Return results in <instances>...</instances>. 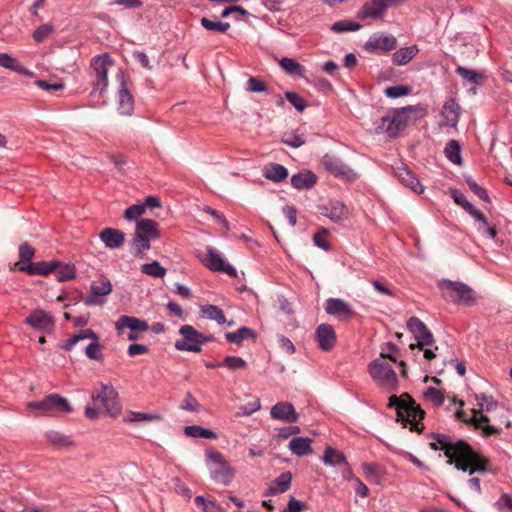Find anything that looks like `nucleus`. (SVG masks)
Instances as JSON below:
<instances>
[{"label":"nucleus","mask_w":512,"mask_h":512,"mask_svg":"<svg viewBox=\"0 0 512 512\" xmlns=\"http://www.w3.org/2000/svg\"><path fill=\"white\" fill-rule=\"evenodd\" d=\"M100 240L108 249H118L123 246L125 242V233L116 228H104L99 234Z\"/></svg>","instance_id":"nucleus-25"},{"label":"nucleus","mask_w":512,"mask_h":512,"mask_svg":"<svg viewBox=\"0 0 512 512\" xmlns=\"http://www.w3.org/2000/svg\"><path fill=\"white\" fill-rule=\"evenodd\" d=\"M19 262L16 263V267L19 265H25L28 263H33L32 259L35 256V248L29 242H23L19 245Z\"/></svg>","instance_id":"nucleus-45"},{"label":"nucleus","mask_w":512,"mask_h":512,"mask_svg":"<svg viewBox=\"0 0 512 512\" xmlns=\"http://www.w3.org/2000/svg\"><path fill=\"white\" fill-rule=\"evenodd\" d=\"M279 65L288 75L305 77V67L293 58L283 57L279 61Z\"/></svg>","instance_id":"nucleus-38"},{"label":"nucleus","mask_w":512,"mask_h":512,"mask_svg":"<svg viewBox=\"0 0 512 512\" xmlns=\"http://www.w3.org/2000/svg\"><path fill=\"white\" fill-rule=\"evenodd\" d=\"M318 177L309 170L298 172L291 177V185L298 189H311L317 183Z\"/></svg>","instance_id":"nucleus-27"},{"label":"nucleus","mask_w":512,"mask_h":512,"mask_svg":"<svg viewBox=\"0 0 512 512\" xmlns=\"http://www.w3.org/2000/svg\"><path fill=\"white\" fill-rule=\"evenodd\" d=\"M291 481H292V473L287 471L281 473L275 480H273L266 492L265 496H274L278 494H282L286 491H288L291 487Z\"/></svg>","instance_id":"nucleus-26"},{"label":"nucleus","mask_w":512,"mask_h":512,"mask_svg":"<svg viewBox=\"0 0 512 512\" xmlns=\"http://www.w3.org/2000/svg\"><path fill=\"white\" fill-rule=\"evenodd\" d=\"M413 110V106H406L392 112V115H390L391 128L388 127L390 138L398 137L400 131L405 128L408 122L409 113Z\"/></svg>","instance_id":"nucleus-20"},{"label":"nucleus","mask_w":512,"mask_h":512,"mask_svg":"<svg viewBox=\"0 0 512 512\" xmlns=\"http://www.w3.org/2000/svg\"><path fill=\"white\" fill-rule=\"evenodd\" d=\"M424 395L426 398L434 402L437 406H441L444 403L443 392L435 387H428Z\"/></svg>","instance_id":"nucleus-59"},{"label":"nucleus","mask_w":512,"mask_h":512,"mask_svg":"<svg viewBox=\"0 0 512 512\" xmlns=\"http://www.w3.org/2000/svg\"><path fill=\"white\" fill-rule=\"evenodd\" d=\"M286 100L299 112H302L307 107V102L298 93L293 91L285 92Z\"/></svg>","instance_id":"nucleus-52"},{"label":"nucleus","mask_w":512,"mask_h":512,"mask_svg":"<svg viewBox=\"0 0 512 512\" xmlns=\"http://www.w3.org/2000/svg\"><path fill=\"white\" fill-rule=\"evenodd\" d=\"M184 433L188 437L204 438V439H217L218 435L213 430L203 428L198 425L186 426Z\"/></svg>","instance_id":"nucleus-43"},{"label":"nucleus","mask_w":512,"mask_h":512,"mask_svg":"<svg viewBox=\"0 0 512 512\" xmlns=\"http://www.w3.org/2000/svg\"><path fill=\"white\" fill-rule=\"evenodd\" d=\"M465 181H466L468 187L470 188V190L476 196H478L481 200H483L486 203L491 202V199H490L487 191L482 186H480L472 177H470V176L465 177Z\"/></svg>","instance_id":"nucleus-50"},{"label":"nucleus","mask_w":512,"mask_h":512,"mask_svg":"<svg viewBox=\"0 0 512 512\" xmlns=\"http://www.w3.org/2000/svg\"><path fill=\"white\" fill-rule=\"evenodd\" d=\"M181 339L176 340L174 346L179 351H188L199 353L202 351L200 342V332L192 325H182L179 329Z\"/></svg>","instance_id":"nucleus-14"},{"label":"nucleus","mask_w":512,"mask_h":512,"mask_svg":"<svg viewBox=\"0 0 512 512\" xmlns=\"http://www.w3.org/2000/svg\"><path fill=\"white\" fill-rule=\"evenodd\" d=\"M315 337L322 351H330L336 344L337 335L331 324L322 323L317 326Z\"/></svg>","instance_id":"nucleus-19"},{"label":"nucleus","mask_w":512,"mask_h":512,"mask_svg":"<svg viewBox=\"0 0 512 512\" xmlns=\"http://www.w3.org/2000/svg\"><path fill=\"white\" fill-rule=\"evenodd\" d=\"M141 271L146 275L157 278H162L166 274V269L158 261L143 264L141 266Z\"/></svg>","instance_id":"nucleus-48"},{"label":"nucleus","mask_w":512,"mask_h":512,"mask_svg":"<svg viewBox=\"0 0 512 512\" xmlns=\"http://www.w3.org/2000/svg\"><path fill=\"white\" fill-rule=\"evenodd\" d=\"M231 371L245 369L247 367L246 361L238 356H226L221 364Z\"/></svg>","instance_id":"nucleus-51"},{"label":"nucleus","mask_w":512,"mask_h":512,"mask_svg":"<svg viewBox=\"0 0 512 512\" xmlns=\"http://www.w3.org/2000/svg\"><path fill=\"white\" fill-rule=\"evenodd\" d=\"M495 506L500 512H510L512 510V498L504 493L496 501Z\"/></svg>","instance_id":"nucleus-64"},{"label":"nucleus","mask_w":512,"mask_h":512,"mask_svg":"<svg viewBox=\"0 0 512 512\" xmlns=\"http://www.w3.org/2000/svg\"><path fill=\"white\" fill-rule=\"evenodd\" d=\"M116 81L119 83L117 109L121 115L130 116L134 111V98L128 89L126 73L123 69L118 70L116 74Z\"/></svg>","instance_id":"nucleus-11"},{"label":"nucleus","mask_w":512,"mask_h":512,"mask_svg":"<svg viewBox=\"0 0 512 512\" xmlns=\"http://www.w3.org/2000/svg\"><path fill=\"white\" fill-rule=\"evenodd\" d=\"M438 288L446 300L455 304L470 306L476 301L475 292L464 282L442 279L438 282Z\"/></svg>","instance_id":"nucleus-3"},{"label":"nucleus","mask_w":512,"mask_h":512,"mask_svg":"<svg viewBox=\"0 0 512 512\" xmlns=\"http://www.w3.org/2000/svg\"><path fill=\"white\" fill-rule=\"evenodd\" d=\"M225 339L229 343H233L240 346L242 345V342L245 339H251L252 341H256L257 333L247 326H242L234 332L225 333Z\"/></svg>","instance_id":"nucleus-30"},{"label":"nucleus","mask_w":512,"mask_h":512,"mask_svg":"<svg viewBox=\"0 0 512 512\" xmlns=\"http://www.w3.org/2000/svg\"><path fill=\"white\" fill-rule=\"evenodd\" d=\"M34 84L37 87H39L43 90H46L48 92H55V91L63 90L65 87L64 82L61 80H59L57 82H51L50 80L38 79L34 82Z\"/></svg>","instance_id":"nucleus-55"},{"label":"nucleus","mask_w":512,"mask_h":512,"mask_svg":"<svg viewBox=\"0 0 512 512\" xmlns=\"http://www.w3.org/2000/svg\"><path fill=\"white\" fill-rule=\"evenodd\" d=\"M449 194H450V197L454 200V202L461 206L464 210H466L467 208H470V205L472 203H470L465 195L458 189H450L449 190Z\"/></svg>","instance_id":"nucleus-63"},{"label":"nucleus","mask_w":512,"mask_h":512,"mask_svg":"<svg viewBox=\"0 0 512 512\" xmlns=\"http://www.w3.org/2000/svg\"><path fill=\"white\" fill-rule=\"evenodd\" d=\"M53 32V26L42 24L33 32V39L37 43L43 42Z\"/></svg>","instance_id":"nucleus-58"},{"label":"nucleus","mask_w":512,"mask_h":512,"mask_svg":"<svg viewBox=\"0 0 512 512\" xmlns=\"http://www.w3.org/2000/svg\"><path fill=\"white\" fill-rule=\"evenodd\" d=\"M418 52L419 48L417 45L400 48L393 53L392 63L397 66L406 65L418 54Z\"/></svg>","instance_id":"nucleus-34"},{"label":"nucleus","mask_w":512,"mask_h":512,"mask_svg":"<svg viewBox=\"0 0 512 512\" xmlns=\"http://www.w3.org/2000/svg\"><path fill=\"white\" fill-rule=\"evenodd\" d=\"M361 24L358 22H354L351 20H341L335 22L331 30L336 33L348 32V31H357L361 28Z\"/></svg>","instance_id":"nucleus-49"},{"label":"nucleus","mask_w":512,"mask_h":512,"mask_svg":"<svg viewBox=\"0 0 512 512\" xmlns=\"http://www.w3.org/2000/svg\"><path fill=\"white\" fill-rule=\"evenodd\" d=\"M180 408L190 412H198L200 409V404L191 393H187L182 404L180 405Z\"/></svg>","instance_id":"nucleus-60"},{"label":"nucleus","mask_w":512,"mask_h":512,"mask_svg":"<svg viewBox=\"0 0 512 512\" xmlns=\"http://www.w3.org/2000/svg\"><path fill=\"white\" fill-rule=\"evenodd\" d=\"M325 312L339 320H349L353 317L354 311L351 305L340 298H328L324 305Z\"/></svg>","instance_id":"nucleus-17"},{"label":"nucleus","mask_w":512,"mask_h":512,"mask_svg":"<svg viewBox=\"0 0 512 512\" xmlns=\"http://www.w3.org/2000/svg\"><path fill=\"white\" fill-rule=\"evenodd\" d=\"M261 408L260 400L256 399L253 402H249L247 404L241 405L238 407V411L236 412V416L244 417L250 416Z\"/></svg>","instance_id":"nucleus-56"},{"label":"nucleus","mask_w":512,"mask_h":512,"mask_svg":"<svg viewBox=\"0 0 512 512\" xmlns=\"http://www.w3.org/2000/svg\"><path fill=\"white\" fill-rule=\"evenodd\" d=\"M207 457L214 463L210 468L211 478L223 485L230 484L234 474L222 454L218 451H210L207 453Z\"/></svg>","instance_id":"nucleus-9"},{"label":"nucleus","mask_w":512,"mask_h":512,"mask_svg":"<svg viewBox=\"0 0 512 512\" xmlns=\"http://www.w3.org/2000/svg\"><path fill=\"white\" fill-rule=\"evenodd\" d=\"M145 212V205L135 204L128 207L124 212V218L128 221L137 219Z\"/></svg>","instance_id":"nucleus-61"},{"label":"nucleus","mask_w":512,"mask_h":512,"mask_svg":"<svg viewBox=\"0 0 512 512\" xmlns=\"http://www.w3.org/2000/svg\"><path fill=\"white\" fill-rule=\"evenodd\" d=\"M150 241L151 240L146 236H142L141 234L134 232L132 238V246L135 248L138 254H142L150 249Z\"/></svg>","instance_id":"nucleus-53"},{"label":"nucleus","mask_w":512,"mask_h":512,"mask_svg":"<svg viewBox=\"0 0 512 512\" xmlns=\"http://www.w3.org/2000/svg\"><path fill=\"white\" fill-rule=\"evenodd\" d=\"M270 417L274 420L283 421L286 423H296L300 415L295 410L292 403L282 401L277 402L270 410Z\"/></svg>","instance_id":"nucleus-18"},{"label":"nucleus","mask_w":512,"mask_h":512,"mask_svg":"<svg viewBox=\"0 0 512 512\" xmlns=\"http://www.w3.org/2000/svg\"><path fill=\"white\" fill-rule=\"evenodd\" d=\"M111 291L112 284L108 279L103 280L100 284L93 283L89 295L84 298L83 302L87 306L103 304L102 297L110 294Z\"/></svg>","instance_id":"nucleus-21"},{"label":"nucleus","mask_w":512,"mask_h":512,"mask_svg":"<svg viewBox=\"0 0 512 512\" xmlns=\"http://www.w3.org/2000/svg\"><path fill=\"white\" fill-rule=\"evenodd\" d=\"M53 272L56 273V279L58 282H65L74 279L76 276V268L74 264L71 263L59 262V266H57L56 270Z\"/></svg>","instance_id":"nucleus-44"},{"label":"nucleus","mask_w":512,"mask_h":512,"mask_svg":"<svg viewBox=\"0 0 512 512\" xmlns=\"http://www.w3.org/2000/svg\"><path fill=\"white\" fill-rule=\"evenodd\" d=\"M368 49H379L385 52L391 51L397 47V39L392 36L370 37L366 42Z\"/></svg>","instance_id":"nucleus-29"},{"label":"nucleus","mask_w":512,"mask_h":512,"mask_svg":"<svg viewBox=\"0 0 512 512\" xmlns=\"http://www.w3.org/2000/svg\"><path fill=\"white\" fill-rule=\"evenodd\" d=\"M411 88L405 85L390 86L384 91V94L391 99L399 98L410 94Z\"/></svg>","instance_id":"nucleus-54"},{"label":"nucleus","mask_w":512,"mask_h":512,"mask_svg":"<svg viewBox=\"0 0 512 512\" xmlns=\"http://www.w3.org/2000/svg\"><path fill=\"white\" fill-rule=\"evenodd\" d=\"M158 223L152 219H140L136 222L135 232L146 236L150 240H156L160 237Z\"/></svg>","instance_id":"nucleus-28"},{"label":"nucleus","mask_w":512,"mask_h":512,"mask_svg":"<svg viewBox=\"0 0 512 512\" xmlns=\"http://www.w3.org/2000/svg\"><path fill=\"white\" fill-rule=\"evenodd\" d=\"M200 23L205 29L219 33H225L230 28V24L228 22L211 20L206 17L201 18Z\"/></svg>","instance_id":"nucleus-47"},{"label":"nucleus","mask_w":512,"mask_h":512,"mask_svg":"<svg viewBox=\"0 0 512 512\" xmlns=\"http://www.w3.org/2000/svg\"><path fill=\"white\" fill-rule=\"evenodd\" d=\"M28 408L41 410L46 414H52L54 412L71 413L73 410L68 400L56 393L49 394L40 401L29 402Z\"/></svg>","instance_id":"nucleus-7"},{"label":"nucleus","mask_w":512,"mask_h":512,"mask_svg":"<svg viewBox=\"0 0 512 512\" xmlns=\"http://www.w3.org/2000/svg\"><path fill=\"white\" fill-rule=\"evenodd\" d=\"M124 328H128L134 332H145L149 330V325L147 321L137 317L122 315L115 322V329L118 334H122Z\"/></svg>","instance_id":"nucleus-22"},{"label":"nucleus","mask_w":512,"mask_h":512,"mask_svg":"<svg viewBox=\"0 0 512 512\" xmlns=\"http://www.w3.org/2000/svg\"><path fill=\"white\" fill-rule=\"evenodd\" d=\"M312 439L308 437H295L289 442V449L292 454L302 457L313 452L311 447Z\"/></svg>","instance_id":"nucleus-33"},{"label":"nucleus","mask_w":512,"mask_h":512,"mask_svg":"<svg viewBox=\"0 0 512 512\" xmlns=\"http://www.w3.org/2000/svg\"><path fill=\"white\" fill-rule=\"evenodd\" d=\"M57 266H59L58 261H40L36 263H28L25 265H19L18 270L21 272H25L28 275H40L47 276L54 270H56Z\"/></svg>","instance_id":"nucleus-24"},{"label":"nucleus","mask_w":512,"mask_h":512,"mask_svg":"<svg viewBox=\"0 0 512 512\" xmlns=\"http://www.w3.org/2000/svg\"><path fill=\"white\" fill-rule=\"evenodd\" d=\"M473 415L470 418L466 417V413L463 410L456 412L457 419L465 422L466 424L472 425L476 429L482 430V435L484 437H489L491 435H498L501 432V429L489 424V417L484 415L482 412L477 411L475 409L472 410Z\"/></svg>","instance_id":"nucleus-12"},{"label":"nucleus","mask_w":512,"mask_h":512,"mask_svg":"<svg viewBox=\"0 0 512 512\" xmlns=\"http://www.w3.org/2000/svg\"><path fill=\"white\" fill-rule=\"evenodd\" d=\"M0 66L22 75L29 74L28 70L24 68L17 59L7 53H0Z\"/></svg>","instance_id":"nucleus-42"},{"label":"nucleus","mask_w":512,"mask_h":512,"mask_svg":"<svg viewBox=\"0 0 512 512\" xmlns=\"http://www.w3.org/2000/svg\"><path fill=\"white\" fill-rule=\"evenodd\" d=\"M263 176L268 180L279 183L288 177V170L281 164L268 163L263 168Z\"/></svg>","instance_id":"nucleus-32"},{"label":"nucleus","mask_w":512,"mask_h":512,"mask_svg":"<svg viewBox=\"0 0 512 512\" xmlns=\"http://www.w3.org/2000/svg\"><path fill=\"white\" fill-rule=\"evenodd\" d=\"M101 344L99 342H91L85 349L86 356L91 360L100 361L103 359L101 350Z\"/></svg>","instance_id":"nucleus-62"},{"label":"nucleus","mask_w":512,"mask_h":512,"mask_svg":"<svg viewBox=\"0 0 512 512\" xmlns=\"http://www.w3.org/2000/svg\"><path fill=\"white\" fill-rule=\"evenodd\" d=\"M202 262L213 272H225L231 277H237V270L232 265L225 262L220 253L213 247H207V255Z\"/></svg>","instance_id":"nucleus-16"},{"label":"nucleus","mask_w":512,"mask_h":512,"mask_svg":"<svg viewBox=\"0 0 512 512\" xmlns=\"http://www.w3.org/2000/svg\"><path fill=\"white\" fill-rule=\"evenodd\" d=\"M461 147L457 140L451 139L446 143L444 154L446 158L453 164L461 165Z\"/></svg>","instance_id":"nucleus-41"},{"label":"nucleus","mask_w":512,"mask_h":512,"mask_svg":"<svg viewBox=\"0 0 512 512\" xmlns=\"http://www.w3.org/2000/svg\"><path fill=\"white\" fill-rule=\"evenodd\" d=\"M91 398L95 403L100 402L112 417H116L121 412L118 392L112 385L101 383L100 390L93 392Z\"/></svg>","instance_id":"nucleus-5"},{"label":"nucleus","mask_w":512,"mask_h":512,"mask_svg":"<svg viewBox=\"0 0 512 512\" xmlns=\"http://www.w3.org/2000/svg\"><path fill=\"white\" fill-rule=\"evenodd\" d=\"M403 0H370L363 4L356 14L359 20L381 19L384 17L388 8L402 2Z\"/></svg>","instance_id":"nucleus-10"},{"label":"nucleus","mask_w":512,"mask_h":512,"mask_svg":"<svg viewBox=\"0 0 512 512\" xmlns=\"http://www.w3.org/2000/svg\"><path fill=\"white\" fill-rule=\"evenodd\" d=\"M476 400L478 401L480 409L487 412L494 410L497 406V402L493 399V397L487 396L485 394L476 395Z\"/></svg>","instance_id":"nucleus-57"},{"label":"nucleus","mask_w":512,"mask_h":512,"mask_svg":"<svg viewBox=\"0 0 512 512\" xmlns=\"http://www.w3.org/2000/svg\"><path fill=\"white\" fill-rule=\"evenodd\" d=\"M395 174L399 181L405 186L410 188L415 193H423L424 187L418 180V178L414 175V173L405 165L397 167L395 169Z\"/></svg>","instance_id":"nucleus-23"},{"label":"nucleus","mask_w":512,"mask_h":512,"mask_svg":"<svg viewBox=\"0 0 512 512\" xmlns=\"http://www.w3.org/2000/svg\"><path fill=\"white\" fill-rule=\"evenodd\" d=\"M322 165L324 169L337 178L343 179L348 182H353L357 179V174L340 158L325 154L322 158Z\"/></svg>","instance_id":"nucleus-13"},{"label":"nucleus","mask_w":512,"mask_h":512,"mask_svg":"<svg viewBox=\"0 0 512 512\" xmlns=\"http://www.w3.org/2000/svg\"><path fill=\"white\" fill-rule=\"evenodd\" d=\"M389 408H395L397 412L396 421L402 423L403 427L410 424V430L421 433L424 425L421 421L424 419L425 411L415 402L407 393L400 396L392 395L389 397Z\"/></svg>","instance_id":"nucleus-2"},{"label":"nucleus","mask_w":512,"mask_h":512,"mask_svg":"<svg viewBox=\"0 0 512 512\" xmlns=\"http://www.w3.org/2000/svg\"><path fill=\"white\" fill-rule=\"evenodd\" d=\"M406 327L414 335V338L417 341L416 343H411L409 345L411 350L416 348L422 350L424 346H430L434 343V336L432 332L418 317L414 316L409 318L406 323Z\"/></svg>","instance_id":"nucleus-8"},{"label":"nucleus","mask_w":512,"mask_h":512,"mask_svg":"<svg viewBox=\"0 0 512 512\" xmlns=\"http://www.w3.org/2000/svg\"><path fill=\"white\" fill-rule=\"evenodd\" d=\"M427 438L434 440L429 443V447L434 451H443L447 464L454 465L457 470L468 472L469 475L492 471L490 460L465 440L436 432L428 433Z\"/></svg>","instance_id":"nucleus-1"},{"label":"nucleus","mask_w":512,"mask_h":512,"mask_svg":"<svg viewBox=\"0 0 512 512\" xmlns=\"http://www.w3.org/2000/svg\"><path fill=\"white\" fill-rule=\"evenodd\" d=\"M84 339H91L92 342H99V336L96 332H94L92 329H85L69 338L64 344L61 345V348L65 351H71L74 345Z\"/></svg>","instance_id":"nucleus-36"},{"label":"nucleus","mask_w":512,"mask_h":512,"mask_svg":"<svg viewBox=\"0 0 512 512\" xmlns=\"http://www.w3.org/2000/svg\"><path fill=\"white\" fill-rule=\"evenodd\" d=\"M45 437L49 443L58 448L75 446V442L69 436L58 431L50 430L46 432Z\"/></svg>","instance_id":"nucleus-39"},{"label":"nucleus","mask_w":512,"mask_h":512,"mask_svg":"<svg viewBox=\"0 0 512 512\" xmlns=\"http://www.w3.org/2000/svg\"><path fill=\"white\" fill-rule=\"evenodd\" d=\"M443 113L448 121L457 123L459 119L460 106L454 99H449L444 103Z\"/></svg>","instance_id":"nucleus-46"},{"label":"nucleus","mask_w":512,"mask_h":512,"mask_svg":"<svg viewBox=\"0 0 512 512\" xmlns=\"http://www.w3.org/2000/svg\"><path fill=\"white\" fill-rule=\"evenodd\" d=\"M319 209L322 211V215L335 223H339L346 218L347 208L342 202H336L331 208L320 206Z\"/></svg>","instance_id":"nucleus-35"},{"label":"nucleus","mask_w":512,"mask_h":512,"mask_svg":"<svg viewBox=\"0 0 512 512\" xmlns=\"http://www.w3.org/2000/svg\"><path fill=\"white\" fill-rule=\"evenodd\" d=\"M368 371L373 381L388 393L397 391L399 383L396 372L390 364L382 359H375L368 365Z\"/></svg>","instance_id":"nucleus-4"},{"label":"nucleus","mask_w":512,"mask_h":512,"mask_svg":"<svg viewBox=\"0 0 512 512\" xmlns=\"http://www.w3.org/2000/svg\"><path fill=\"white\" fill-rule=\"evenodd\" d=\"M24 322L33 329L44 334H50L55 327V319L53 315L40 308L34 309L25 318Z\"/></svg>","instance_id":"nucleus-15"},{"label":"nucleus","mask_w":512,"mask_h":512,"mask_svg":"<svg viewBox=\"0 0 512 512\" xmlns=\"http://www.w3.org/2000/svg\"><path fill=\"white\" fill-rule=\"evenodd\" d=\"M113 65V59L109 54L104 53L101 55H97L93 57L91 61L90 67L95 72L96 82L91 91V95H93L100 88V96L104 94L108 87V68Z\"/></svg>","instance_id":"nucleus-6"},{"label":"nucleus","mask_w":512,"mask_h":512,"mask_svg":"<svg viewBox=\"0 0 512 512\" xmlns=\"http://www.w3.org/2000/svg\"><path fill=\"white\" fill-rule=\"evenodd\" d=\"M322 461L325 465L340 467L342 465L348 466V461L343 452L327 446L324 450Z\"/></svg>","instance_id":"nucleus-31"},{"label":"nucleus","mask_w":512,"mask_h":512,"mask_svg":"<svg viewBox=\"0 0 512 512\" xmlns=\"http://www.w3.org/2000/svg\"><path fill=\"white\" fill-rule=\"evenodd\" d=\"M200 311L205 318L213 320L219 325L226 323V317L223 310L216 305H203L201 306Z\"/></svg>","instance_id":"nucleus-40"},{"label":"nucleus","mask_w":512,"mask_h":512,"mask_svg":"<svg viewBox=\"0 0 512 512\" xmlns=\"http://www.w3.org/2000/svg\"><path fill=\"white\" fill-rule=\"evenodd\" d=\"M455 72L465 83H472L476 86H482L485 80V76L482 73L460 65L456 66Z\"/></svg>","instance_id":"nucleus-37"}]
</instances>
